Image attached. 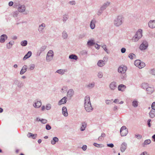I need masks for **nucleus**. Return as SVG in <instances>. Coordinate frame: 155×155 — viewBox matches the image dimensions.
Masks as SVG:
<instances>
[{
  "label": "nucleus",
  "mask_w": 155,
  "mask_h": 155,
  "mask_svg": "<svg viewBox=\"0 0 155 155\" xmlns=\"http://www.w3.org/2000/svg\"><path fill=\"white\" fill-rule=\"evenodd\" d=\"M142 36V30L141 29H139L137 31L134 36L132 40L134 42L137 41Z\"/></svg>",
  "instance_id": "f257e3e1"
},
{
  "label": "nucleus",
  "mask_w": 155,
  "mask_h": 155,
  "mask_svg": "<svg viewBox=\"0 0 155 155\" xmlns=\"http://www.w3.org/2000/svg\"><path fill=\"white\" fill-rule=\"evenodd\" d=\"M123 18L121 16H118L114 20V25L116 26H119L122 23Z\"/></svg>",
  "instance_id": "f03ea898"
},
{
  "label": "nucleus",
  "mask_w": 155,
  "mask_h": 155,
  "mask_svg": "<svg viewBox=\"0 0 155 155\" xmlns=\"http://www.w3.org/2000/svg\"><path fill=\"white\" fill-rule=\"evenodd\" d=\"M134 64L135 66L138 67L139 68L141 69L144 67L145 64L144 62H141L139 60H137L135 61Z\"/></svg>",
  "instance_id": "7ed1b4c3"
},
{
  "label": "nucleus",
  "mask_w": 155,
  "mask_h": 155,
  "mask_svg": "<svg viewBox=\"0 0 155 155\" xmlns=\"http://www.w3.org/2000/svg\"><path fill=\"white\" fill-rule=\"evenodd\" d=\"M120 134L122 136H126L128 133V129L125 126H123L120 129Z\"/></svg>",
  "instance_id": "20e7f679"
},
{
  "label": "nucleus",
  "mask_w": 155,
  "mask_h": 155,
  "mask_svg": "<svg viewBox=\"0 0 155 155\" xmlns=\"http://www.w3.org/2000/svg\"><path fill=\"white\" fill-rule=\"evenodd\" d=\"M54 53L52 50L49 51L48 53L46 56V60L48 61H50L53 58Z\"/></svg>",
  "instance_id": "39448f33"
},
{
  "label": "nucleus",
  "mask_w": 155,
  "mask_h": 155,
  "mask_svg": "<svg viewBox=\"0 0 155 155\" xmlns=\"http://www.w3.org/2000/svg\"><path fill=\"white\" fill-rule=\"evenodd\" d=\"M127 69V67L124 65H121L119 67L118 69V71L119 73H124Z\"/></svg>",
  "instance_id": "423d86ee"
},
{
  "label": "nucleus",
  "mask_w": 155,
  "mask_h": 155,
  "mask_svg": "<svg viewBox=\"0 0 155 155\" xmlns=\"http://www.w3.org/2000/svg\"><path fill=\"white\" fill-rule=\"evenodd\" d=\"M148 46V43L146 41H143L142 43L140 45V49L141 50H145L147 48Z\"/></svg>",
  "instance_id": "0eeeda50"
},
{
  "label": "nucleus",
  "mask_w": 155,
  "mask_h": 155,
  "mask_svg": "<svg viewBox=\"0 0 155 155\" xmlns=\"http://www.w3.org/2000/svg\"><path fill=\"white\" fill-rule=\"evenodd\" d=\"M104 61L102 60H99L97 63V64L98 66L102 67L104 66L105 64V60H106V61L108 60V58L107 57H104L103 59Z\"/></svg>",
  "instance_id": "6e6552de"
},
{
  "label": "nucleus",
  "mask_w": 155,
  "mask_h": 155,
  "mask_svg": "<svg viewBox=\"0 0 155 155\" xmlns=\"http://www.w3.org/2000/svg\"><path fill=\"white\" fill-rule=\"evenodd\" d=\"M84 107L85 110L88 112H91L93 110V108L91 106V104H86L84 105Z\"/></svg>",
  "instance_id": "1a4fd4ad"
},
{
  "label": "nucleus",
  "mask_w": 155,
  "mask_h": 155,
  "mask_svg": "<svg viewBox=\"0 0 155 155\" xmlns=\"http://www.w3.org/2000/svg\"><path fill=\"white\" fill-rule=\"evenodd\" d=\"M116 83L113 81L110 84L109 87L111 90H114L117 87Z\"/></svg>",
  "instance_id": "9d476101"
},
{
  "label": "nucleus",
  "mask_w": 155,
  "mask_h": 155,
  "mask_svg": "<svg viewBox=\"0 0 155 155\" xmlns=\"http://www.w3.org/2000/svg\"><path fill=\"white\" fill-rule=\"evenodd\" d=\"M149 27L151 28H155V21L151 20L148 23Z\"/></svg>",
  "instance_id": "9b49d317"
},
{
  "label": "nucleus",
  "mask_w": 155,
  "mask_h": 155,
  "mask_svg": "<svg viewBox=\"0 0 155 155\" xmlns=\"http://www.w3.org/2000/svg\"><path fill=\"white\" fill-rule=\"evenodd\" d=\"M110 4V2H106L104 3V4L101 7V9L102 10H104L106 8L109 6Z\"/></svg>",
  "instance_id": "f8f14e48"
},
{
  "label": "nucleus",
  "mask_w": 155,
  "mask_h": 155,
  "mask_svg": "<svg viewBox=\"0 0 155 155\" xmlns=\"http://www.w3.org/2000/svg\"><path fill=\"white\" fill-rule=\"evenodd\" d=\"M127 144L125 142L123 143L121 146L120 150L121 152H123L127 148Z\"/></svg>",
  "instance_id": "ddd939ff"
},
{
  "label": "nucleus",
  "mask_w": 155,
  "mask_h": 155,
  "mask_svg": "<svg viewBox=\"0 0 155 155\" xmlns=\"http://www.w3.org/2000/svg\"><path fill=\"white\" fill-rule=\"evenodd\" d=\"M7 38V36L6 35L4 34L2 35L0 37V42L1 43H4L5 40Z\"/></svg>",
  "instance_id": "4468645a"
},
{
  "label": "nucleus",
  "mask_w": 155,
  "mask_h": 155,
  "mask_svg": "<svg viewBox=\"0 0 155 155\" xmlns=\"http://www.w3.org/2000/svg\"><path fill=\"white\" fill-rule=\"evenodd\" d=\"M62 113L64 116L67 117L68 116V114L67 111V109L65 107H63L62 108Z\"/></svg>",
  "instance_id": "2eb2a0df"
},
{
  "label": "nucleus",
  "mask_w": 155,
  "mask_h": 155,
  "mask_svg": "<svg viewBox=\"0 0 155 155\" xmlns=\"http://www.w3.org/2000/svg\"><path fill=\"white\" fill-rule=\"evenodd\" d=\"M126 88V86L125 85L122 84H120L118 86V90L122 91H124Z\"/></svg>",
  "instance_id": "dca6fc26"
},
{
  "label": "nucleus",
  "mask_w": 155,
  "mask_h": 155,
  "mask_svg": "<svg viewBox=\"0 0 155 155\" xmlns=\"http://www.w3.org/2000/svg\"><path fill=\"white\" fill-rule=\"evenodd\" d=\"M91 104L89 96H87L84 98V105L86 104Z\"/></svg>",
  "instance_id": "f3484780"
},
{
  "label": "nucleus",
  "mask_w": 155,
  "mask_h": 155,
  "mask_svg": "<svg viewBox=\"0 0 155 155\" xmlns=\"http://www.w3.org/2000/svg\"><path fill=\"white\" fill-rule=\"evenodd\" d=\"M27 68V66L26 65H24L22 67V68L20 72V74L21 75L23 74L26 71Z\"/></svg>",
  "instance_id": "a211bd4d"
},
{
  "label": "nucleus",
  "mask_w": 155,
  "mask_h": 155,
  "mask_svg": "<svg viewBox=\"0 0 155 155\" xmlns=\"http://www.w3.org/2000/svg\"><path fill=\"white\" fill-rule=\"evenodd\" d=\"M74 91L72 89H70L67 92V96L71 97L74 94Z\"/></svg>",
  "instance_id": "6ab92c4d"
},
{
  "label": "nucleus",
  "mask_w": 155,
  "mask_h": 155,
  "mask_svg": "<svg viewBox=\"0 0 155 155\" xmlns=\"http://www.w3.org/2000/svg\"><path fill=\"white\" fill-rule=\"evenodd\" d=\"M67 98L65 97H64L63 98H62L61 100L58 102V104L59 105H61L62 104L65 103L66 102Z\"/></svg>",
  "instance_id": "aec40b11"
},
{
  "label": "nucleus",
  "mask_w": 155,
  "mask_h": 155,
  "mask_svg": "<svg viewBox=\"0 0 155 155\" xmlns=\"http://www.w3.org/2000/svg\"><path fill=\"white\" fill-rule=\"evenodd\" d=\"M95 22L96 20L95 19H94L91 20L90 25V26L91 29H93L94 28Z\"/></svg>",
  "instance_id": "412c9836"
},
{
  "label": "nucleus",
  "mask_w": 155,
  "mask_h": 155,
  "mask_svg": "<svg viewBox=\"0 0 155 155\" xmlns=\"http://www.w3.org/2000/svg\"><path fill=\"white\" fill-rule=\"evenodd\" d=\"M45 27V25L44 23H42L39 26L38 30L40 32H43V30L44 28Z\"/></svg>",
  "instance_id": "4be33fe9"
},
{
  "label": "nucleus",
  "mask_w": 155,
  "mask_h": 155,
  "mask_svg": "<svg viewBox=\"0 0 155 155\" xmlns=\"http://www.w3.org/2000/svg\"><path fill=\"white\" fill-rule=\"evenodd\" d=\"M67 71V70L66 69H59L57 70L56 72L58 73L59 74L63 75L64 74L65 72Z\"/></svg>",
  "instance_id": "5701e85b"
},
{
  "label": "nucleus",
  "mask_w": 155,
  "mask_h": 155,
  "mask_svg": "<svg viewBox=\"0 0 155 155\" xmlns=\"http://www.w3.org/2000/svg\"><path fill=\"white\" fill-rule=\"evenodd\" d=\"M18 12H23L25 11V5H21L18 8Z\"/></svg>",
  "instance_id": "b1692460"
},
{
  "label": "nucleus",
  "mask_w": 155,
  "mask_h": 155,
  "mask_svg": "<svg viewBox=\"0 0 155 155\" xmlns=\"http://www.w3.org/2000/svg\"><path fill=\"white\" fill-rule=\"evenodd\" d=\"M41 105V101H37L34 104V106L36 108H38Z\"/></svg>",
  "instance_id": "393cba45"
},
{
  "label": "nucleus",
  "mask_w": 155,
  "mask_h": 155,
  "mask_svg": "<svg viewBox=\"0 0 155 155\" xmlns=\"http://www.w3.org/2000/svg\"><path fill=\"white\" fill-rule=\"evenodd\" d=\"M37 134H33L30 133H28L27 134V136L28 137H31L33 139H35L37 137Z\"/></svg>",
  "instance_id": "a878e982"
},
{
  "label": "nucleus",
  "mask_w": 155,
  "mask_h": 155,
  "mask_svg": "<svg viewBox=\"0 0 155 155\" xmlns=\"http://www.w3.org/2000/svg\"><path fill=\"white\" fill-rule=\"evenodd\" d=\"M46 48V46L44 45L42 46L40 49L38 50V52L39 53L38 55L39 56L41 53Z\"/></svg>",
  "instance_id": "bb28decb"
},
{
  "label": "nucleus",
  "mask_w": 155,
  "mask_h": 155,
  "mask_svg": "<svg viewBox=\"0 0 155 155\" xmlns=\"http://www.w3.org/2000/svg\"><path fill=\"white\" fill-rule=\"evenodd\" d=\"M146 91L147 94H151L153 91L154 89L153 88L149 87L146 88Z\"/></svg>",
  "instance_id": "cd10ccee"
},
{
  "label": "nucleus",
  "mask_w": 155,
  "mask_h": 155,
  "mask_svg": "<svg viewBox=\"0 0 155 155\" xmlns=\"http://www.w3.org/2000/svg\"><path fill=\"white\" fill-rule=\"evenodd\" d=\"M31 51H29L28 53L24 56L23 58V60H25L29 58L31 55Z\"/></svg>",
  "instance_id": "c85d7f7f"
},
{
  "label": "nucleus",
  "mask_w": 155,
  "mask_h": 155,
  "mask_svg": "<svg viewBox=\"0 0 155 155\" xmlns=\"http://www.w3.org/2000/svg\"><path fill=\"white\" fill-rule=\"evenodd\" d=\"M58 141V138L56 137H54L53 138L52 140L51 141V143L54 145L55 144L56 142Z\"/></svg>",
  "instance_id": "c756f323"
},
{
  "label": "nucleus",
  "mask_w": 155,
  "mask_h": 155,
  "mask_svg": "<svg viewBox=\"0 0 155 155\" xmlns=\"http://www.w3.org/2000/svg\"><path fill=\"white\" fill-rule=\"evenodd\" d=\"M87 126L86 123L85 122H83L82 123V126L80 129L81 131H84L85 130Z\"/></svg>",
  "instance_id": "7c9ffc66"
},
{
  "label": "nucleus",
  "mask_w": 155,
  "mask_h": 155,
  "mask_svg": "<svg viewBox=\"0 0 155 155\" xmlns=\"http://www.w3.org/2000/svg\"><path fill=\"white\" fill-rule=\"evenodd\" d=\"M149 114L150 117L153 118L155 116V111L153 110H151Z\"/></svg>",
  "instance_id": "2f4dec72"
},
{
  "label": "nucleus",
  "mask_w": 155,
  "mask_h": 155,
  "mask_svg": "<svg viewBox=\"0 0 155 155\" xmlns=\"http://www.w3.org/2000/svg\"><path fill=\"white\" fill-rule=\"evenodd\" d=\"M105 136L106 135L105 133H102L101 134V135L98 137V140L99 141H101L103 140L104 139L103 138L105 137Z\"/></svg>",
  "instance_id": "473e14b6"
},
{
  "label": "nucleus",
  "mask_w": 155,
  "mask_h": 155,
  "mask_svg": "<svg viewBox=\"0 0 155 155\" xmlns=\"http://www.w3.org/2000/svg\"><path fill=\"white\" fill-rule=\"evenodd\" d=\"M95 44V43L94 42L93 40H91L88 41L87 42V45L89 46H91Z\"/></svg>",
  "instance_id": "72a5a7b5"
},
{
  "label": "nucleus",
  "mask_w": 155,
  "mask_h": 155,
  "mask_svg": "<svg viewBox=\"0 0 155 155\" xmlns=\"http://www.w3.org/2000/svg\"><path fill=\"white\" fill-rule=\"evenodd\" d=\"M70 59L76 60L78 59V57L74 54H71L69 56Z\"/></svg>",
  "instance_id": "f704fd0d"
},
{
  "label": "nucleus",
  "mask_w": 155,
  "mask_h": 155,
  "mask_svg": "<svg viewBox=\"0 0 155 155\" xmlns=\"http://www.w3.org/2000/svg\"><path fill=\"white\" fill-rule=\"evenodd\" d=\"M132 106L134 107H136L138 106V102L136 101H134L132 103Z\"/></svg>",
  "instance_id": "c9c22d12"
},
{
  "label": "nucleus",
  "mask_w": 155,
  "mask_h": 155,
  "mask_svg": "<svg viewBox=\"0 0 155 155\" xmlns=\"http://www.w3.org/2000/svg\"><path fill=\"white\" fill-rule=\"evenodd\" d=\"M95 85V83L94 82L89 84L87 86V87L89 88H93Z\"/></svg>",
  "instance_id": "e433bc0d"
},
{
  "label": "nucleus",
  "mask_w": 155,
  "mask_h": 155,
  "mask_svg": "<svg viewBox=\"0 0 155 155\" xmlns=\"http://www.w3.org/2000/svg\"><path fill=\"white\" fill-rule=\"evenodd\" d=\"M128 57L131 59H132L136 58V55L133 53H130L129 54Z\"/></svg>",
  "instance_id": "4c0bfd02"
},
{
  "label": "nucleus",
  "mask_w": 155,
  "mask_h": 155,
  "mask_svg": "<svg viewBox=\"0 0 155 155\" xmlns=\"http://www.w3.org/2000/svg\"><path fill=\"white\" fill-rule=\"evenodd\" d=\"M151 142V140L149 139L146 140L144 141V144H143V146L144 147V145L145 144H148L150 143Z\"/></svg>",
  "instance_id": "58836bf2"
},
{
  "label": "nucleus",
  "mask_w": 155,
  "mask_h": 155,
  "mask_svg": "<svg viewBox=\"0 0 155 155\" xmlns=\"http://www.w3.org/2000/svg\"><path fill=\"white\" fill-rule=\"evenodd\" d=\"M27 44V41L26 40L22 41L21 42V44L22 46H25Z\"/></svg>",
  "instance_id": "ea45409f"
},
{
  "label": "nucleus",
  "mask_w": 155,
  "mask_h": 155,
  "mask_svg": "<svg viewBox=\"0 0 155 155\" xmlns=\"http://www.w3.org/2000/svg\"><path fill=\"white\" fill-rule=\"evenodd\" d=\"M62 37L64 39H66L67 38L68 35L66 31H63L62 33Z\"/></svg>",
  "instance_id": "a19ab883"
},
{
  "label": "nucleus",
  "mask_w": 155,
  "mask_h": 155,
  "mask_svg": "<svg viewBox=\"0 0 155 155\" xmlns=\"http://www.w3.org/2000/svg\"><path fill=\"white\" fill-rule=\"evenodd\" d=\"M18 12L17 11H15V12H13V14H12V15H13V16L14 17H17L18 14Z\"/></svg>",
  "instance_id": "79ce46f5"
},
{
  "label": "nucleus",
  "mask_w": 155,
  "mask_h": 155,
  "mask_svg": "<svg viewBox=\"0 0 155 155\" xmlns=\"http://www.w3.org/2000/svg\"><path fill=\"white\" fill-rule=\"evenodd\" d=\"M51 107V105L50 104H47L46 106V109L47 110H49Z\"/></svg>",
  "instance_id": "37998d69"
},
{
  "label": "nucleus",
  "mask_w": 155,
  "mask_h": 155,
  "mask_svg": "<svg viewBox=\"0 0 155 155\" xmlns=\"http://www.w3.org/2000/svg\"><path fill=\"white\" fill-rule=\"evenodd\" d=\"M68 15H64L63 17V21H65L68 19Z\"/></svg>",
  "instance_id": "c03bdc74"
},
{
  "label": "nucleus",
  "mask_w": 155,
  "mask_h": 155,
  "mask_svg": "<svg viewBox=\"0 0 155 155\" xmlns=\"http://www.w3.org/2000/svg\"><path fill=\"white\" fill-rule=\"evenodd\" d=\"M102 48L104 49V51L107 53H108V50L106 48V45H104L102 46Z\"/></svg>",
  "instance_id": "a18cd8bd"
},
{
  "label": "nucleus",
  "mask_w": 155,
  "mask_h": 155,
  "mask_svg": "<svg viewBox=\"0 0 155 155\" xmlns=\"http://www.w3.org/2000/svg\"><path fill=\"white\" fill-rule=\"evenodd\" d=\"M35 67V65L34 64H32L30 65V68H29V69L31 70H32L34 69Z\"/></svg>",
  "instance_id": "49530a36"
},
{
  "label": "nucleus",
  "mask_w": 155,
  "mask_h": 155,
  "mask_svg": "<svg viewBox=\"0 0 155 155\" xmlns=\"http://www.w3.org/2000/svg\"><path fill=\"white\" fill-rule=\"evenodd\" d=\"M41 122L43 124H45L47 123V120L46 119H42L41 120Z\"/></svg>",
  "instance_id": "de8ad7c7"
},
{
  "label": "nucleus",
  "mask_w": 155,
  "mask_h": 155,
  "mask_svg": "<svg viewBox=\"0 0 155 155\" xmlns=\"http://www.w3.org/2000/svg\"><path fill=\"white\" fill-rule=\"evenodd\" d=\"M97 76L100 78H101L103 77V74L101 72H99L97 74Z\"/></svg>",
  "instance_id": "09e8293b"
},
{
  "label": "nucleus",
  "mask_w": 155,
  "mask_h": 155,
  "mask_svg": "<svg viewBox=\"0 0 155 155\" xmlns=\"http://www.w3.org/2000/svg\"><path fill=\"white\" fill-rule=\"evenodd\" d=\"M95 146L98 147H101V144H98L96 143H94L93 144Z\"/></svg>",
  "instance_id": "8fccbe9b"
},
{
  "label": "nucleus",
  "mask_w": 155,
  "mask_h": 155,
  "mask_svg": "<svg viewBox=\"0 0 155 155\" xmlns=\"http://www.w3.org/2000/svg\"><path fill=\"white\" fill-rule=\"evenodd\" d=\"M46 130H49L51 129V127L49 125L47 124L46 126Z\"/></svg>",
  "instance_id": "3c124183"
},
{
  "label": "nucleus",
  "mask_w": 155,
  "mask_h": 155,
  "mask_svg": "<svg viewBox=\"0 0 155 155\" xmlns=\"http://www.w3.org/2000/svg\"><path fill=\"white\" fill-rule=\"evenodd\" d=\"M135 137L138 139H140L142 138V136L139 134H136L135 135Z\"/></svg>",
  "instance_id": "603ef678"
},
{
  "label": "nucleus",
  "mask_w": 155,
  "mask_h": 155,
  "mask_svg": "<svg viewBox=\"0 0 155 155\" xmlns=\"http://www.w3.org/2000/svg\"><path fill=\"white\" fill-rule=\"evenodd\" d=\"M150 73L152 75H155V69H152L151 70Z\"/></svg>",
  "instance_id": "864d4df0"
},
{
  "label": "nucleus",
  "mask_w": 155,
  "mask_h": 155,
  "mask_svg": "<svg viewBox=\"0 0 155 155\" xmlns=\"http://www.w3.org/2000/svg\"><path fill=\"white\" fill-rule=\"evenodd\" d=\"M152 108L153 110H155V102H153L152 104Z\"/></svg>",
  "instance_id": "5fc2aeb1"
},
{
  "label": "nucleus",
  "mask_w": 155,
  "mask_h": 155,
  "mask_svg": "<svg viewBox=\"0 0 155 155\" xmlns=\"http://www.w3.org/2000/svg\"><path fill=\"white\" fill-rule=\"evenodd\" d=\"M103 10H102L101 9L99 10L97 12V15H101L103 12Z\"/></svg>",
  "instance_id": "6e6d98bb"
},
{
  "label": "nucleus",
  "mask_w": 155,
  "mask_h": 155,
  "mask_svg": "<svg viewBox=\"0 0 155 155\" xmlns=\"http://www.w3.org/2000/svg\"><path fill=\"white\" fill-rule=\"evenodd\" d=\"M87 146L86 145H84L82 147V149L84 151L85 150L87 149Z\"/></svg>",
  "instance_id": "4d7b16f0"
},
{
  "label": "nucleus",
  "mask_w": 155,
  "mask_h": 155,
  "mask_svg": "<svg viewBox=\"0 0 155 155\" xmlns=\"http://www.w3.org/2000/svg\"><path fill=\"white\" fill-rule=\"evenodd\" d=\"M126 50V49L124 48H121V51L122 53H124L125 52Z\"/></svg>",
  "instance_id": "13d9d810"
},
{
  "label": "nucleus",
  "mask_w": 155,
  "mask_h": 155,
  "mask_svg": "<svg viewBox=\"0 0 155 155\" xmlns=\"http://www.w3.org/2000/svg\"><path fill=\"white\" fill-rule=\"evenodd\" d=\"M107 146L108 147H110L111 148H112L114 147V144L113 143H110V144H107Z\"/></svg>",
  "instance_id": "bf43d9fd"
},
{
  "label": "nucleus",
  "mask_w": 155,
  "mask_h": 155,
  "mask_svg": "<svg viewBox=\"0 0 155 155\" xmlns=\"http://www.w3.org/2000/svg\"><path fill=\"white\" fill-rule=\"evenodd\" d=\"M151 121V120L150 119H149L147 121V124L148 125V126L149 127H150L151 126L150 124V122Z\"/></svg>",
  "instance_id": "052dcab7"
},
{
  "label": "nucleus",
  "mask_w": 155,
  "mask_h": 155,
  "mask_svg": "<svg viewBox=\"0 0 155 155\" xmlns=\"http://www.w3.org/2000/svg\"><path fill=\"white\" fill-rule=\"evenodd\" d=\"M12 45H11L9 44L8 43L7 44V48L8 49L12 47Z\"/></svg>",
  "instance_id": "680f3d73"
},
{
  "label": "nucleus",
  "mask_w": 155,
  "mask_h": 155,
  "mask_svg": "<svg viewBox=\"0 0 155 155\" xmlns=\"http://www.w3.org/2000/svg\"><path fill=\"white\" fill-rule=\"evenodd\" d=\"M140 155H149V154H148L147 152L144 151L141 153Z\"/></svg>",
  "instance_id": "e2e57ef3"
},
{
  "label": "nucleus",
  "mask_w": 155,
  "mask_h": 155,
  "mask_svg": "<svg viewBox=\"0 0 155 155\" xmlns=\"http://www.w3.org/2000/svg\"><path fill=\"white\" fill-rule=\"evenodd\" d=\"M13 2L12 1H10L8 3V5L10 6H11L13 5Z\"/></svg>",
  "instance_id": "0e129e2a"
},
{
  "label": "nucleus",
  "mask_w": 155,
  "mask_h": 155,
  "mask_svg": "<svg viewBox=\"0 0 155 155\" xmlns=\"http://www.w3.org/2000/svg\"><path fill=\"white\" fill-rule=\"evenodd\" d=\"M69 3L71 5H73L75 4V2L74 1H70L69 2Z\"/></svg>",
  "instance_id": "69168bd1"
},
{
  "label": "nucleus",
  "mask_w": 155,
  "mask_h": 155,
  "mask_svg": "<svg viewBox=\"0 0 155 155\" xmlns=\"http://www.w3.org/2000/svg\"><path fill=\"white\" fill-rule=\"evenodd\" d=\"M106 103L107 104H110L111 101L110 100H106L105 101Z\"/></svg>",
  "instance_id": "338daca9"
},
{
  "label": "nucleus",
  "mask_w": 155,
  "mask_h": 155,
  "mask_svg": "<svg viewBox=\"0 0 155 155\" xmlns=\"http://www.w3.org/2000/svg\"><path fill=\"white\" fill-rule=\"evenodd\" d=\"M96 45H97V46H95V47L97 48V49H99L100 48V45H98V44H96Z\"/></svg>",
  "instance_id": "774afa93"
}]
</instances>
